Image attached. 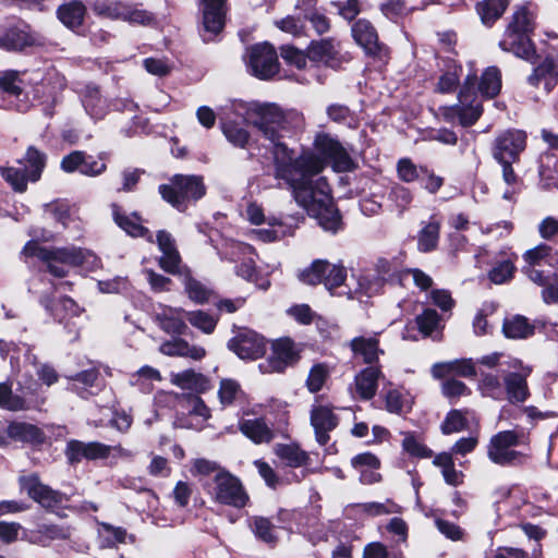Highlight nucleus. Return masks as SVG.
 Segmentation results:
<instances>
[{
    "label": "nucleus",
    "instance_id": "nucleus-1",
    "mask_svg": "<svg viewBox=\"0 0 558 558\" xmlns=\"http://www.w3.org/2000/svg\"><path fill=\"white\" fill-rule=\"evenodd\" d=\"M234 109L257 130L264 140L263 145L271 151L275 177L288 184L295 202L324 230L336 233L341 227V217L332 203L327 180L317 177L325 168L324 160L311 151L294 157L293 150L284 143L302 126V114L295 110H283L272 102H239Z\"/></svg>",
    "mask_w": 558,
    "mask_h": 558
},
{
    "label": "nucleus",
    "instance_id": "nucleus-2",
    "mask_svg": "<svg viewBox=\"0 0 558 558\" xmlns=\"http://www.w3.org/2000/svg\"><path fill=\"white\" fill-rule=\"evenodd\" d=\"M21 255L26 258L36 257L45 270L56 278H65L73 267L85 266L93 270L100 266V259L95 254L74 245L48 247L31 240L24 245Z\"/></svg>",
    "mask_w": 558,
    "mask_h": 558
},
{
    "label": "nucleus",
    "instance_id": "nucleus-3",
    "mask_svg": "<svg viewBox=\"0 0 558 558\" xmlns=\"http://www.w3.org/2000/svg\"><path fill=\"white\" fill-rule=\"evenodd\" d=\"M536 15L537 8L532 3L518 8L499 41L500 49L525 60L533 58L535 48L530 36L535 27Z\"/></svg>",
    "mask_w": 558,
    "mask_h": 558
},
{
    "label": "nucleus",
    "instance_id": "nucleus-4",
    "mask_svg": "<svg viewBox=\"0 0 558 558\" xmlns=\"http://www.w3.org/2000/svg\"><path fill=\"white\" fill-rule=\"evenodd\" d=\"M70 282L54 283L43 277L31 280L28 291L38 298L40 305L56 320L62 323L69 318L77 317L82 313V308L74 300L68 296L53 300L52 294L61 287H70Z\"/></svg>",
    "mask_w": 558,
    "mask_h": 558
},
{
    "label": "nucleus",
    "instance_id": "nucleus-5",
    "mask_svg": "<svg viewBox=\"0 0 558 558\" xmlns=\"http://www.w3.org/2000/svg\"><path fill=\"white\" fill-rule=\"evenodd\" d=\"M161 197L179 211H185L206 194L202 175L174 174L169 183L159 186Z\"/></svg>",
    "mask_w": 558,
    "mask_h": 558
},
{
    "label": "nucleus",
    "instance_id": "nucleus-6",
    "mask_svg": "<svg viewBox=\"0 0 558 558\" xmlns=\"http://www.w3.org/2000/svg\"><path fill=\"white\" fill-rule=\"evenodd\" d=\"M529 435L523 428L501 430L493 435L487 445L488 459L500 466H513L522 464L526 456L515 447L527 445Z\"/></svg>",
    "mask_w": 558,
    "mask_h": 558
},
{
    "label": "nucleus",
    "instance_id": "nucleus-7",
    "mask_svg": "<svg viewBox=\"0 0 558 558\" xmlns=\"http://www.w3.org/2000/svg\"><path fill=\"white\" fill-rule=\"evenodd\" d=\"M39 390L40 385L31 375L17 380L15 392L11 384L0 383V408L12 412L39 410L46 402Z\"/></svg>",
    "mask_w": 558,
    "mask_h": 558
},
{
    "label": "nucleus",
    "instance_id": "nucleus-8",
    "mask_svg": "<svg viewBox=\"0 0 558 558\" xmlns=\"http://www.w3.org/2000/svg\"><path fill=\"white\" fill-rule=\"evenodd\" d=\"M47 156L34 146H29L19 167H0L2 179L17 193L27 190L28 182H37L46 167Z\"/></svg>",
    "mask_w": 558,
    "mask_h": 558
},
{
    "label": "nucleus",
    "instance_id": "nucleus-9",
    "mask_svg": "<svg viewBox=\"0 0 558 558\" xmlns=\"http://www.w3.org/2000/svg\"><path fill=\"white\" fill-rule=\"evenodd\" d=\"M476 74H469L458 94V104L442 108L447 122H459L462 126L473 125L482 116V101L475 90Z\"/></svg>",
    "mask_w": 558,
    "mask_h": 558
},
{
    "label": "nucleus",
    "instance_id": "nucleus-10",
    "mask_svg": "<svg viewBox=\"0 0 558 558\" xmlns=\"http://www.w3.org/2000/svg\"><path fill=\"white\" fill-rule=\"evenodd\" d=\"M206 487L214 500L219 504L243 508L248 501V495L240 480L228 471H220L216 475V482L206 484Z\"/></svg>",
    "mask_w": 558,
    "mask_h": 558
},
{
    "label": "nucleus",
    "instance_id": "nucleus-11",
    "mask_svg": "<svg viewBox=\"0 0 558 558\" xmlns=\"http://www.w3.org/2000/svg\"><path fill=\"white\" fill-rule=\"evenodd\" d=\"M526 266L523 268L527 278L537 286H545L549 282L550 274H545L541 266H548L553 269L558 267V250L547 245L538 244L523 254Z\"/></svg>",
    "mask_w": 558,
    "mask_h": 558
},
{
    "label": "nucleus",
    "instance_id": "nucleus-12",
    "mask_svg": "<svg viewBox=\"0 0 558 558\" xmlns=\"http://www.w3.org/2000/svg\"><path fill=\"white\" fill-rule=\"evenodd\" d=\"M299 278L302 282L311 286L324 283L326 289L332 293L333 289L344 282L347 270L342 265L330 264L326 259H316L299 275Z\"/></svg>",
    "mask_w": 558,
    "mask_h": 558
},
{
    "label": "nucleus",
    "instance_id": "nucleus-13",
    "mask_svg": "<svg viewBox=\"0 0 558 558\" xmlns=\"http://www.w3.org/2000/svg\"><path fill=\"white\" fill-rule=\"evenodd\" d=\"M507 365L509 371L505 372V400L512 404L523 403L530 397L527 377L532 374V367L519 359H511Z\"/></svg>",
    "mask_w": 558,
    "mask_h": 558
},
{
    "label": "nucleus",
    "instance_id": "nucleus-14",
    "mask_svg": "<svg viewBox=\"0 0 558 558\" xmlns=\"http://www.w3.org/2000/svg\"><path fill=\"white\" fill-rule=\"evenodd\" d=\"M246 65L252 75L269 80L279 72L278 56L267 43L252 46L247 50Z\"/></svg>",
    "mask_w": 558,
    "mask_h": 558
},
{
    "label": "nucleus",
    "instance_id": "nucleus-15",
    "mask_svg": "<svg viewBox=\"0 0 558 558\" xmlns=\"http://www.w3.org/2000/svg\"><path fill=\"white\" fill-rule=\"evenodd\" d=\"M355 43L363 48L368 57L380 62H386L389 58L388 47L380 43L378 34L373 24L365 20H357L351 28Z\"/></svg>",
    "mask_w": 558,
    "mask_h": 558
},
{
    "label": "nucleus",
    "instance_id": "nucleus-16",
    "mask_svg": "<svg viewBox=\"0 0 558 558\" xmlns=\"http://www.w3.org/2000/svg\"><path fill=\"white\" fill-rule=\"evenodd\" d=\"M93 10L99 16L129 23L146 25L153 21V16L147 11L132 9L129 4L120 1H96Z\"/></svg>",
    "mask_w": 558,
    "mask_h": 558
},
{
    "label": "nucleus",
    "instance_id": "nucleus-17",
    "mask_svg": "<svg viewBox=\"0 0 558 558\" xmlns=\"http://www.w3.org/2000/svg\"><path fill=\"white\" fill-rule=\"evenodd\" d=\"M202 26L199 34L205 43L213 41L225 26L227 0H201Z\"/></svg>",
    "mask_w": 558,
    "mask_h": 558
},
{
    "label": "nucleus",
    "instance_id": "nucleus-18",
    "mask_svg": "<svg viewBox=\"0 0 558 558\" xmlns=\"http://www.w3.org/2000/svg\"><path fill=\"white\" fill-rule=\"evenodd\" d=\"M0 90L7 99V108L17 111H26L29 107L25 84L15 71H7L0 74Z\"/></svg>",
    "mask_w": 558,
    "mask_h": 558
},
{
    "label": "nucleus",
    "instance_id": "nucleus-19",
    "mask_svg": "<svg viewBox=\"0 0 558 558\" xmlns=\"http://www.w3.org/2000/svg\"><path fill=\"white\" fill-rule=\"evenodd\" d=\"M526 135L519 130L506 131L495 140L494 158L497 161H517L524 150Z\"/></svg>",
    "mask_w": 558,
    "mask_h": 558
},
{
    "label": "nucleus",
    "instance_id": "nucleus-20",
    "mask_svg": "<svg viewBox=\"0 0 558 558\" xmlns=\"http://www.w3.org/2000/svg\"><path fill=\"white\" fill-rule=\"evenodd\" d=\"M240 359L256 360L266 352V340L253 330H243L228 343Z\"/></svg>",
    "mask_w": 558,
    "mask_h": 558
},
{
    "label": "nucleus",
    "instance_id": "nucleus-21",
    "mask_svg": "<svg viewBox=\"0 0 558 558\" xmlns=\"http://www.w3.org/2000/svg\"><path fill=\"white\" fill-rule=\"evenodd\" d=\"M349 348L354 359L361 360L368 366L379 365V357L385 354L384 349L380 348L378 332L352 338Z\"/></svg>",
    "mask_w": 558,
    "mask_h": 558
},
{
    "label": "nucleus",
    "instance_id": "nucleus-22",
    "mask_svg": "<svg viewBox=\"0 0 558 558\" xmlns=\"http://www.w3.org/2000/svg\"><path fill=\"white\" fill-rule=\"evenodd\" d=\"M20 485L27 495L45 508L52 509L63 501V495L44 485L37 475L22 476Z\"/></svg>",
    "mask_w": 558,
    "mask_h": 558
},
{
    "label": "nucleus",
    "instance_id": "nucleus-23",
    "mask_svg": "<svg viewBox=\"0 0 558 558\" xmlns=\"http://www.w3.org/2000/svg\"><path fill=\"white\" fill-rule=\"evenodd\" d=\"M111 453V446L98 442H83L70 440L66 445L65 456L70 463H78L83 459L97 460L108 458Z\"/></svg>",
    "mask_w": 558,
    "mask_h": 558
},
{
    "label": "nucleus",
    "instance_id": "nucleus-24",
    "mask_svg": "<svg viewBox=\"0 0 558 558\" xmlns=\"http://www.w3.org/2000/svg\"><path fill=\"white\" fill-rule=\"evenodd\" d=\"M311 425L315 432V439L320 446H325L329 439V433L338 425V417L327 405H313L311 410Z\"/></svg>",
    "mask_w": 558,
    "mask_h": 558
},
{
    "label": "nucleus",
    "instance_id": "nucleus-25",
    "mask_svg": "<svg viewBox=\"0 0 558 558\" xmlns=\"http://www.w3.org/2000/svg\"><path fill=\"white\" fill-rule=\"evenodd\" d=\"M527 81L532 86H538L544 81L545 89L550 92L558 82V51L548 52Z\"/></svg>",
    "mask_w": 558,
    "mask_h": 558
},
{
    "label": "nucleus",
    "instance_id": "nucleus-26",
    "mask_svg": "<svg viewBox=\"0 0 558 558\" xmlns=\"http://www.w3.org/2000/svg\"><path fill=\"white\" fill-rule=\"evenodd\" d=\"M383 376L380 365L367 366L361 369L354 377L353 393L361 400L373 399L378 388V380Z\"/></svg>",
    "mask_w": 558,
    "mask_h": 558
},
{
    "label": "nucleus",
    "instance_id": "nucleus-27",
    "mask_svg": "<svg viewBox=\"0 0 558 558\" xmlns=\"http://www.w3.org/2000/svg\"><path fill=\"white\" fill-rule=\"evenodd\" d=\"M183 313L185 312L180 307H170L159 304L155 308V320L167 333L182 335L187 328L183 319Z\"/></svg>",
    "mask_w": 558,
    "mask_h": 558
},
{
    "label": "nucleus",
    "instance_id": "nucleus-28",
    "mask_svg": "<svg viewBox=\"0 0 558 558\" xmlns=\"http://www.w3.org/2000/svg\"><path fill=\"white\" fill-rule=\"evenodd\" d=\"M295 359L293 342L290 339H280L272 344V353L267 366L259 365L262 369L280 373Z\"/></svg>",
    "mask_w": 558,
    "mask_h": 558
},
{
    "label": "nucleus",
    "instance_id": "nucleus-29",
    "mask_svg": "<svg viewBox=\"0 0 558 558\" xmlns=\"http://www.w3.org/2000/svg\"><path fill=\"white\" fill-rule=\"evenodd\" d=\"M170 381L183 390H191L197 395L204 393L211 388L210 380L204 374L197 373L194 369L171 373Z\"/></svg>",
    "mask_w": 558,
    "mask_h": 558
},
{
    "label": "nucleus",
    "instance_id": "nucleus-30",
    "mask_svg": "<svg viewBox=\"0 0 558 558\" xmlns=\"http://www.w3.org/2000/svg\"><path fill=\"white\" fill-rule=\"evenodd\" d=\"M272 451L281 463L289 468L306 469L311 461L310 453L303 450L296 442L276 444L272 447Z\"/></svg>",
    "mask_w": 558,
    "mask_h": 558
},
{
    "label": "nucleus",
    "instance_id": "nucleus-31",
    "mask_svg": "<svg viewBox=\"0 0 558 558\" xmlns=\"http://www.w3.org/2000/svg\"><path fill=\"white\" fill-rule=\"evenodd\" d=\"M239 429L256 445L269 444L276 436L275 429L269 427L263 417L241 420Z\"/></svg>",
    "mask_w": 558,
    "mask_h": 558
},
{
    "label": "nucleus",
    "instance_id": "nucleus-32",
    "mask_svg": "<svg viewBox=\"0 0 558 558\" xmlns=\"http://www.w3.org/2000/svg\"><path fill=\"white\" fill-rule=\"evenodd\" d=\"M157 243L162 253L159 259L160 267L167 272H177L181 258L171 234L166 231H159L157 234Z\"/></svg>",
    "mask_w": 558,
    "mask_h": 558
},
{
    "label": "nucleus",
    "instance_id": "nucleus-33",
    "mask_svg": "<svg viewBox=\"0 0 558 558\" xmlns=\"http://www.w3.org/2000/svg\"><path fill=\"white\" fill-rule=\"evenodd\" d=\"M298 227V220L290 218L289 220L270 219L268 227L254 230L255 236L263 242H274L292 235Z\"/></svg>",
    "mask_w": 558,
    "mask_h": 558
},
{
    "label": "nucleus",
    "instance_id": "nucleus-34",
    "mask_svg": "<svg viewBox=\"0 0 558 558\" xmlns=\"http://www.w3.org/2000/svg\"><path fill=\"white\" fill-rule=\"evenodd\" d=\"M182 405L195 421L189 424L187 427L199 429L211 416L210 409L197 393H183Z\"/></svg>",
    "mask_w": 558,
    "mask_h": 558
},
{
    "label": "nucleus",
    "instance_id": "nucleus-35",
    "mask_svg": "<svg viewBox=\"0 0 558 558\" xmlns=\"http://www.w3.org/2000/svg\"><path fill=\"white\" fill-rule=\"evenodd\" d=\"M159 351L168 356L190 357L195 361H199L206 355V350L203 347L191 345L181 338L162 342L159 347Z\"/></svg>",
    "mask_w": 558,
    "mask_h": 558
},
{
    "label": "nucleus",
    "instance_id": "nucleus-36",
    "mask_svg": "<svg viewBox=\"0 0 558 558\" xmlns=\"http://www.w3.org/2000/svg\"><path fill=\"white\" fill-rule=\"evenodd\" d=\"M98 377L99 372L94 367L82 371L74 376L69 377L70 384L68 389L75 392L83 399H88L95 393L94 389H98Z\"/></svg>",
    "mask_w": 558,
    "mask_h": 558
},
{
    "label": "nucleus",
    "instance_id": "nucleus-37",
    "mask_svg": "<svg viewBox=\"0 0 558 558\" xmlns=\"http://www.w3.org/2000/svg\"><path fill=\"white\" fill-rule=\"evenodd\" d=\"M477 389L483 397L496 401H504L505 391V372L497 374L493 372L481 373Z\"/></svg>",
    "mask_w": 558,
    "mask_h": 558
},
{
    "label": "nucleus",
    "instance_id": "nucleus-38",
    "mask_svg": "<svg viewBox=\"0 0 558 558\" xmlns=\"http://www.w3.org/2000/svg\"><path fill=\"white\" fill-rule=\"evenodd\" d=\"M308 59L332 66L338 63L339 49L332 39L313 41L308 47Z\"/></svg>",
    "mask_w": 558,
    "mask_h": 558
},
{
    "label": "nucleus",
    "instance_id": "nucleus-39",
    "mask_svg": "<svg viewBox=\"0 0 558 558\" xmlns=\"http://www.w3.org/2000/svg\"><path fill=\"white\" fill-rule=\"evenodd\" d=\"M10 439L22 442L40 444L45 440L44 432L34 424L12 422L8 425Z\"/></svg>",
    "mask_w": 558,
    "mask_h": 558
},
{
    "label": "nucleus",
    "instance_id": "nucleus-40",
    "mask_svg": "<svg viewBox=\"0 0 558 558\" xmlns=\"http://www.w3.org/2000/svg\"><path fill=\"white\" fill-rule=\"evenodd\" d=\"M86 14V8L80 0L64 3L58 9V17L68 28L75 31L82 26Z\"/></svg>",
    "mask_w": 558,
    "mask_h": 558
},
{
    "label": "nucleus",
    "instance_id": "nucleus-41",
    "mask_svg": "<svg viewBox=\"0 0 558 558\" xmlns=\"http://www.w3.org/2000/svg\"><path fill=\"white\" fill-rule=\"evenodd\" d=\"M112 216L116 223L132 236H146L149 234L148 229L142 226L140 216L132 214L130 216L122 213L120 206L113 204Z\"/></svg>",
    "mask_w": 558,
    "mask_h": 558
},
{
    "label": "nucleus",
    "instance_id": "nucleus-42",
    "mask_svg": "<svg viewBox=\"0 0 558 558\" xmlns=\"http://www.w3.org/2000/svg\"><path fill=\"white\" fill-rule=\"evenodd\" d=\"M248 526L258 541L267 544L270 547H274L277 544V527L269 519L264 517H252L248 520Z\"/></svg>",
    "mask_w": 558,
    "mask_h": 558
},
{
    "label": "nucleus",
    "instance_id": "nucleus-43",
    "mask_svg": "<svg viewBox=\"0 0 558 558\" xmlns=\"http://www.w3.org/2000/svg\"><path fill=\"white\" fill-rule=\"evenodd\" d=\"M35 43V37L27 29L17 27L10 28L0 37V47L7 50H22Z\"/></svg>",
    "mask_w": 558,
    "mask_h": 558
},
{
    "label": "nucleus",
    "instance_id": "nucleus-44",
    "mask_svg": "<svg viewBox=\"0 0 558 558\" xmlns=\"http://www.w3.org/2000/svg\"><path fill=\"white\" fill-rule=\"evenodd\" d=\"M82 102L86 112L95 120L104 119L108 112V104L97 87L87 86Z\"/></svg>",
    "mask_w": 558,
    "mask_h": 558
},
{
    "label": "nucleus",
    "instance_id": "nucleus-45",
    "mask_svg": "<svg viewBox=\"0 0 558 558\" xmlns=\"http://www.w3.org/2000/svg\"><path fill=\"white\" fill-rule=\"evenodd\" d=\"M221 131L227 141L234 147L250 149L253 145L250 132L236 122H221Z\"/></svg>",
    "mask_w": 558,
    "mask_h": 558
},
{
    "label": "nucleus",
    "instance_id": "nucleus-46",
    "mask_svg": "<svg viewBox=\"0 0 558 558\" xmlns=\"http://www.w3.org/2000/svg\"><path fill=\"white\" fill-rule=\"evenodd\" d=\"M256 253L247 255L240 264L235 266L236 276L245 279L246 281L254 282L258 288L266 290L269 288L270 282L266 277L258 275L255 266Z\"/></svg>",
    "mask_w": 558,
    "mask_h": 558
},
{
    "label": "nucleus",
    "instance_id": "nucleus-47",
    "mask_svg": "<svg viewBox=\"0 0 558 558\" xmlns=\"http://www.w3.org/2000/svg\"><path fill=\"white\" fill-rule=\"evenodd\" d=\"M433 464L441 470L445 482L451 486H458L462 483L463 473L454 466L451 453L440 452L434 457Z\"/></svg>",
    "mask_w": 558,
    "mask_h": 558
},
{
    "label": "nucleus",
    "instance_id": "nucleus-48",
    "mask_svg": "<svg viewBox=\"0 0 558 558\" xmlns=\"http://www.w3.org/2000/svg\"><path fill=\"white\" fill-rule=\"evenodd\" d=\"M501 89V72L497 66H488L478 83L480 93L486 98L496 97Z\"/></svg>",
    "mask_w": 558,
    "mask_h": 558
},
{
    "label": "nucleus",
    "instance_id": "nucleus-49",
    "mask_svg": "<svg viewBox=\"0 0 558 558\" xmlns=\"http://www.w3.org/2000/svg\"><path fill=\"white\" fill-rule=\"evenodd\" d=\"M125 529L113 526L108 523H100L98 529V541L101 548H112L118 544L126 542Z\"/></svg>",
    "mask_w": 558,
    "mask_h": 558
},
{
    "label": "nucleus",
    "instance_id": "nucleus-50",
    "mask_svg": "<svg viewBox=\"0 0 558 558\" xmlns=\"http://www.w3.org/2000/svg\"><path fill=\"white\" fill-rule=\"evenodd\" d=\"M412 407V400L409 393L391 388L385 393V408L388 412L402 414L408 412Z\"/></svg>",
    "mask_w": 558,
    "mask_h": 558
},
{
    "label": "nucleus",
    "instance_id": "nucleus-51",
    "mask_svg": "<svg viewBox=\"0 0 558 558\" xmlns=\"http://www.w3.org/2000/svg\"><path fill=\"white\" fill-rule=\"evenodd\" d=\"M462 66L454 61L447 64L446 71L439 76L435 92L440 94L453 93L459 84Z\"/></svg>",
    "mask_w": 558,
    "mask_h": 558
},
{
    "label": "nucleus",
    "instance_id": "nucleus-52",
    "mask_svg": "<svg viewBox=\"0 0 558 558\" xmlns=\"http://www.w3.org/2000/svg\"><path fill=\"white\" fill-rule=\"evenodd\" d=\"M432 2L433 1L424 2L420 9L423 10L426 5H428ZM379 9L388 20L397 22L398 20L408 16L417 8L407 5V3L403 0H385L384 2L380 3Z\"/></svg>",
    "mask_w": 558,
    "mask_h": 558
},
{
    "label": "nucleus",
    "instance_id": "nucleus-53",
    "mask_svg": "<svg viewBox=\"0 0 558 558\" xmlns=\"http://www.w3.org/2000/svg\"><path fill=\"white\" fill-rule=\"evenodd\" d=\"M502 330L507 338L524 339L534 333V326L525 317L514 316L505 320Z\"/></svg>",
    "mask_w": 558,
    "mask_h": 558
},
{
    "label": "nucleus",
    "instance_id": "nucleus-54",
    "mask_svg": "<svg viewBox=\"0 0 558 558\" xmlns=\"http://www.w3.org/2000/svg\"><path fill=\"white\" fill-rule=\"evenodd\" d=\"M254 253V247L239 241H226L222 248L219 251L221 259H228L232 263L240 264L247 255Z\"/></svg>",
    "mask_w": 558,
    "mask_h": 558
},
{
    "label": "nucleus",
    "instance_id": "nucleus-55",
    "mask_svg": "<svg viewBox=\"0 0 558 558\" xmlns=\"http://www.w3.org/2000/svg\"><path fill=\"white\" fill-rule=\"evenodd\" d=\"M508 0H484L477 5L478 14L485 25H492L508 7Z\"/></svg>",
    "mask_w": 558,
    "mask_h": 558
},
{
    "label": "nucleus",
    "instance_id": "nucleus-56",
    "mask_svg": "<svg viewBox=\"0 0 558 558\" xmlns=\"http://www.w3.org/2000/svg\"><path fill=\"white\" fill-rule=\"evenodd\" d=\"M242 396L243 390L236 380L231 378L220 380L218 398L222 407L233 405Z\"/></svg>",
    "mask_w": 558,
    "mask_h": 558
},
{
    "label": "nucleus",
    "instance_id": "nucleus-57",
    "mask_svg": "<svg viewBox=\"0 0 558 558\" xmlns=\"http://www.w3.org/2000/svg\"><path fill=\"white\" fill-rule=\"evenodd\" d=\"M185 316L193 327L199 329L206 335L213 333L218 323L217 316L201 310L186 312Z\"/></svg>",
    "mask_w": 558,
    "mask_h": 558
},
{
    "label": "nucleus",
    "instance_id": "nucleus-58",
    "mask_svg": "<svg viewBox=\"0 0 558 558\" xmlns=\"http://www.w3.org/2000/svg\"><path fill=\"white\" fill-rule=\"evenodd\" d=\"M107 154L100 153L96 157L84 151V160L81 166V174L85 177H99L107 170Z\"/></svg>",
    "mask_w": 558,
    "mask_h": 558
},
{
    "label": "nucleus",
    "instance_id": "nucleus-59",
    "mask_svg": "<svg viewBox=\"0 0 558 558\" xmlns=\"http://www.w3.org/2000/svg\"><path fill=\"white\" fill-rule=\"evenodd\" d=\"M439 222L432 219L420 232L418 235V250L422 252H429L434 250L439 239Z\"/></svg>",
    "mask_w": 558,
    "mask_h": 558
},
{
    "label": "nucleus",
    "instance_id": "nucleus-60",
    "mask_svg": "<svg viewBox=\"0 0 558 558\" xmlns=\"http://www.w3.org/2000/svg\"><path fill=\"white\" fill-rule=\"evenodd\" d=\"M468 422L461 410H451L441 423V432L445 435L458 433L466 428Z\"/></svg>",
    "mask_w": 558,
    "mask_h": 558
},
{
    "label": "nucleus",
    "instance_id": "nucleus-61",
    "mask_svg": "<svg viewBox=\"0 0 558 558\" xmlns=\"http://www.w3.org/2000/svg\"><path fill=\"white\" fill-rule=\"evenodd\" d=\"M412 199V193L405 186L395 185L389 192V201L393 204L400 215L409 208Z\"/></svg>",
    "mask_w": 558,
    "mask_h": 558
},
{
    "label": "nucleus",
    "instance_id": "nucleus-62",
    "mask_svg": "<svg viewBox=\"0 0 558 558\" xmlns=\"http://www.w3.org/2000/svg\"><path fill=\"white\" fill-rule=\"evenodd\" d=\"M161 375L160 372L151 366L145 365L141 367L135 374L131 377V384L134 386H138L142 389H148V385L154 381H160Z\"/></svg>",
    "mask_w": 558,
    "mask_h": 558
},
{
    "label": "nucleus",
    "instance_id": "nucleus-63",
    "mask_svg": "<svg viewBox=\"0 0 558 558\" xmlns=\"http://www.w3.org/2000/svg\"><path fill=\"white\" fill-rule=\"evenodd\" d=\"M184 287L189 298L193 302L199 304L208 302L211 291L207 289L202 282L193 278H186Z\"/></svg>",
    "mask_w": 558,
    "mask_h": 558
},
{
    "label": "nucleus",
    "instance_id": "nucleus-64",
    "mask_svg": "<svg viewBox=\"0 0 558 558\" xmlns=\"http://www.w3.org/2000/svg\"><path fill=\"white\" fill-rule=\"evenodd\" d=\"M554 172H558V154L546 151L539 157V175L543 180H553Z\"/></svg>",
    "mask_w": 558,
    "mask_h": 558
}]
</instances>
